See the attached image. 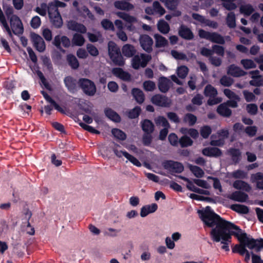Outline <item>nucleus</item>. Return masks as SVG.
<instances>
[{
  "label": "nucleus",
  "instance_id": "1",
  "mask_svg": "<svg viewBox=\"0 0 263 263\" xmlns=\"http://www.w3.org/2000/svg\"><path fill=\"white\" fill-rule=\"evenodd\" d=\"M198 213L205 225L212 228L210 233L212 240L220 242L221 249L225 251L230 250L232 235L236 237L240 242L244 243L250 249L259 251L263 248V239H254L248 236L238 227L215 214L209 206L199 211Z\"/></svg>",
  "mask_w": 263,
  "mask_h": 263
},
{
  "label": "nucleus",
  "instance_id": "2",
  "mask_svg": "<svg viewBox=\"0 0 263 263\" xmlns=\"http://www.w3.org/2000/svg\"><path fill=\"white\" fill-rule=\"evenodd\" d=\"M9 20L10 26V27L9 26V28L10 33L8 32L6 28L2 27L4 31H6L10 37H12L13 33L17 36L22 35L24 32V29L20 18L16 15H13L11 16Z\"/></svg>",
  "mask_w": 263,
  "mask_h": 263
},
{
  "label": "nucleus",
  "instance_id": "3",
  "mask_svg": "<svg viewBox=\"0 0 263 263\" xmlns=\"http://www.w3.org/2000/svg\"><path fill=\"white\" fill-rule=\"evenodd\" d=\"M108 50L110 59L115 64L119 66L124 64V60L121 54L120 49L115 42L112 41L109 42Z\"/></svg>",
  "mask_w": 263,
  "mask_h": 263
},
{
  "label": "nucleus",
  "instance_id": "4",
  "mask_svg": "<svg viewBox=\"0 0 263 263\" xmlns=\"http://www.w3.org/2000/svg\"><path fill=\"white\" fill-rule=\"evenodd\" d=\"M64 84L71 93L76 92L79 88H82V78L78 81L71 76H67L64 79Z\"/></svg>",
  "mask_w": 263,
  "mask_h": 263
},
{
  "label": "nucleus",
  "instance_id": "5",
  "mask_svg": "<svg viewBox=\"0 0 263 263\" xmlns=\"http://www.w3.org/2000/svg\"><path fill=\"white\" fill-rule=\"evenodd\" d=\"M217 94V90L211 85H208L205 87L204 89V95L205 96L210 98L208 101L209 105H213L217 104L222 101V98L220 97L215 98Z\"/></svg>",
  "mask_w": 263,
  "mask_h": 263
},
{
  "label": "nucleus",
  "instance_id": "6",
  "mask_svg": "<svg viewBox=\"0 0 263 263\" xmlns=\"http://www.w3.org/2000/svg\"><path fill=\"white\" fill-rule=\"evenodd\" d=\"M199 35L201 38L206 39L214 43L221 44L224 43L223 37L215 32L211 33L203 30H199Z\"/></svg>",
  "mask_w": 263,
  "mask_h": 263
},
{
  "label": "nucleus",
  "instance_id": "7",
  "mask_svg": "<svg viewBox=\"0 0 263 263\" xmlns=\"http://www.w3.org/2000/svg\"><path fill=\"white\" fill-rule=\"evenodd\" d=\"M151 57L144 54L136 55L132 59V65L134 69H139L140 67H144L146 66Z\"/></svg>",
  "mask_w": 263,
  "mask_h": 263
},
{
  "label": "nucleus",
  "instance_id": "8",
  "mask_svg": "<svg viewBox=\"0 0 263 263\" xmlns=\"http://www.w3.org/2000/svg\"><path fill=\"white\" fill-rule=\"evenodd\" d=\"M48 13L50 21L52 25L56 28H60L62 26L63 20L59 11L56 9H48Z\"/></svg>",
  "mask_w": 263,
  "mask_h": 263
},
{
  "label": "nucleus",
  "instance_id": "9",
  "mask_svg": "<svg viewBox=\"0 0 263 263\" xmlns=\"http://www.w3.org/2000/svg\"><path fill=\"white\" fill-rule=\"evenodd\" d=\"M247 246L244 243L240 242L239 244L236 245L232 249L233 253H237L240 255L244 256V261L248 263L250 260L251 253L246 249Z\"/></svg>",
  "mask_w": 263,
  "mask_h": 263
},
{
  "label": "nucleus",
  "instance_id": "10",
  "mask_svg": "<svg viewBox=\"0 0 263 263\" xmlns=\"http://www.w3.org/2000/svg\"><path fill=\"white\" fill-rule=\"evenodd\" d=\"M164 168L172 173H181L183 171L182 164L173 161H166L163 163Z\"/></svg>",
  "mask_w": 263,
  "mask_h": 263
},
{
  "label": "nucleus",
  "instance_id": "11",
  "mask_svg": "<svg viewBox=\"0 0 263 263\" xmlns=\"http://www.w3.org/2000/svg\"><path fill=\"white\" fill-rule=\"evenodd\" d=\"M31 40L34 48L39 52H43L46 48L45 42L43 38L35 33L31 34Z\"/></svg>",
  "mask_w": 263,
  "mask_h": 263
},
{
  "label": "nucleus",
  "instance_id": "12",
  "mask_svg": "<svg viewBox=\"0 0 263 263\" xmlns=\"http://www.w3.org/2000/svg\"><path fill=\"white\" fill-rule=\"evenodd\" d=\"M118 147L119 146H117L116 147L114 148V152L117 157L120 158L124 156L128 161L136 166L139 167L141 165L140 162L136 158L125 151H119L118 149Z\"/></svg>",
  "mask_w": 263,
  "mask_h": 263
},
{
  "label": "nucleus",
  "instance_id": "13",
  "mask_svg": "<svg viewBox=\"0 0 263 263\" xmlns=\"http://www.w3.org/2000/svg\"><path fill=\"white\" fill-rule=\"evenodd\" d=\"M145 12L148 14H158L159 16L163 15L165 11L158 2H154L153 4V8L147 7L145 9Z\"/></svg>",
  "mask_w": 263,
  "mask_h": 263
},
{
  "label": "nucleus",
  "instance_id": "14",
  "mask_svg": "<svg viewBox=\"0 0 263 263\" xmlns=\"http://www.w3.org/2000/svg\"><path fill=\"white\" fill-rule=\"evenodd\" d=\"M83 92L89 96H93L96 92L93 82L88 79H83Z\"/></svg>",
  "mask_w": 263,
  "mask_h": 263
},
{
  "label": "nucleus",
  "instance_id": "15",
  "mask_svg": "<svg viewBox=\"0 0 263 263\" xmlns=\"http://www.w3.org/2000/svg\"><path fill=\"white\" fill-rule=\"evenodd\" d=\"M217 134L219 138L218 140H215L214 136H212V140L211 141L212 145L220 146L223 144L224 139L228 137L229 132L227 129H222Z\"/></svg>",
  "mask_w": 263,
  "mask_h": 263
},
{
  "label": "nucleus",
  "instance_id": "16",
  "mask_svg": "<svg viewBox=\"0 0 263 263\" xmlns=\"http://www.w3.org/2000/svg\"><path fill=\"white\" fill-rule=\"evenodd\" d=\"M151 101L155 105L164 107L168 106L171 103L169 99L159 95L154 96L151 99Z\"/></svg>",
  "mask_w": 263,
  "mask_h": 263
},
{
  "label": "nucleus",
  "instance_id": "17",
  "mask_svg": "<svg viewBox=\"0 0 263 263\" xmlns=\"http://www.w3.org/2000/svg\"><path fill=\"white\" fill-rule=\"evenodd\" d=\"M158 209V205L156 203H152L142 206L140 210V216L145 217L148 214L154 213Z\"/></svg>",
  "mask_w": 263,
  "mask_h": 263
},
{
  "label": "nucleus",
  "instance_id": "18",
  "mask_svg": "<svg viewBox=\"0 0 263 263\" xmlns=\"http://www.w3.org/2000/svg\"><path fill=\"white\" fill-rule=\"evenodd\" d=\"M182 179L186 181V187L187 188L193 192H196L199 194H204L206 195H210V192L208 190H204L203 189H199L196 186L194 183L190 181L189 179L181 177Z\"/></svg>",
  "mask_w": 263,
  "mask_h": 263
},
{
  "label": "nucleus",
  "instance_id": "19",
  "mask_svg": "<svg viewBox=\"0 0 263 263\" xmlns=\"http://www.w3.org/2000/svg\"><path fill=\"white\" fill-rule=\"evenodd\" d=\"M140 41L141 45L144 50L149 51L152 50L153 41L149 36L147 35H142L140 37Z\"/></svg>",
  "mask_w": 263,
  "mask_h": 263
},
{
  "label": "nucleus",
  "instance_id": "20",
  "mask_svg": "<svg viewBox=\"0 0 263 263\" xmlns=\"http://www.w3.org/2000/svg\"><path fill=\"white\" fill-rule=\"evenodd\" d=\"M43 96L45 100L49 102L53 105L54 109L62 114H65V109L61 107L50 96H49L46 92L43 91L42 92Z\"/></svg>",
  "mask_w": 263,
  "mask_h": 263
},
{
  "label": "nucleus",
  "instance_id": "21",
  "mask_svg": "<svg viewBox=\"0 0 263 263\" xmlns=\"http://www.w3.org/2000/svg\"><path fill=\"white\" fill-rule=\"evenodd\" d=\"M229 198L238 202H245L247 201L248 196L244 193L236 191L230 195Z\"/></svg>",
  "mask_w": 263,
  "mask_h": 263
},
{
  "label": "nucleus",
  "instance_id": "22",
  "mask_svg": "<svg viewBox=\"0 0 263 263\" xmlns=\"http://www.w3.org/2000/svg\"><path fill=\"white\" fill-rule=\"evenodd\" d=\"M228 73L233 77H239L245 75L246 72L240 67L232 65L228 68Z\"/></svg>",
  "mask_w": 263,
  "mask_h": 263
},
{
  "label": "nucleus",
  "instance_id": "23",
  "mask_svg": "<svg viewBox=\"0 0 263 263\" xmlns=\"http://www.w3.org/2000/svg\"><path fill=\"white\" fill-rule=\"evenodd\" d=\"M202 154L208 157H219L221 156V152L216 147H207L202 150Z\"/></svg>",
  "mask_w": 263,
  "mask_h": 263
},
{
  "label": "nucleus",
  "instance_id": "24",
  "mask_svg": "<svg viewBox=\"0 0 263 263\" xmlns=\"http://www.w3.org/2000/svg\"><path fill=\"white\" fill-rule=\"evenodd\" d=\"M112 72L115 76L123 80H129L130 79V75L120 68L112 69Z\"/></svg>",
  "mask_w": 263,
  "mask_h": 263
},
{
  "label": "nucleus",
  "instance_id": "25",
  "mask_svg": "<svg viewBox=\"0 0 263 263\" xmlns=\"http://www.w3.org/2000/svg\"><path fill=\"white\" fill-rule=\"evenodd\" d=\"M251 180L252 182L256 183L258 188L263 190V173H258L252 175Z\"/></svg>",
  "mask_w": 263,
  "mask_h": 263
},
{
  "label": "nucleus",
  "instance_id": "26",
  "mask_svg": "<svg viewBox=\"0 0 263 263\" xmlns=\"http://www.w3.org/2000/svg\"><path fill=\"white\" fill-rule=\"evenodd\" d=\"M217 112L223 117H229L232 113L226 103L221 104L217 109Z\"/></svg>",
  "mask_w": 263,
  "mask_h": 263
},
{
  "label": "nucleus",
  "instance_id": "27",
  "mask_svg": "<svg viewBox=\"0 0 263 263\" xmlns=\"http://www.w3.org/2000/svg\"><path fill=\"white\" fill-rule=\"evenodd\" d=\"M67 27L69 30L82 33V24L78 23L76 21L71 20L68 22Z\"/></svg>",
  "mask_w": 263,
  "mask_h": 263
},
{
  "label": "nucleus",
  "instance_id": "28",
  "mask_svg": "<svg viewBox=\"0 0 263 263\" xmlns=\"http://www.w3.org/2000/svg\"><path fill=\"white\" fill-rule=\"evenodd\" d=\"M122 51L123 54L128 58L132 57L136 52L134 47L129 44L124 45L122 48Z\"/></svg>",
  "mask_w": 263,
  "mask_h": 263
},
{
  "label": "nucleus",
  "instance_id": "29",
  "mask_svg": "<svg viewBox=\"0 0 263 263\" xmlns=\"http://www.w3.org/2000/svg\"><path fill=\"white\" fill-rule=\"evenodd\" d=\"M115 7L119 9L123 10H130L134 8V6L128 2L117 1L114 4Z\"/></svg>",
  "mask_w": 263,
  "mask_h": 263
},
{
  "label": "nucleus",
  "instance_id": "30",
  "mask_svg": "<svg viewBox=\"0 0 263 263\" xmlns=\"http://www.w3.org/2000/svg\"><path fill=\"white\" fill-rule=\"evenodd\" d=\"M170 86V80L165 77H162L159 80V88L162 92L167 91Z\"/></svg>",
  "mask_w": 263,
  "mask_h": 263
},
{
  "label": "nucleus",
  "instance_id": "31",
  "mask_svg": "<svg viewBox=\"0 0 263 263\" xmlns=\"http://www.w3.org/2000/svg\"><path fill=\"white\" fill-rule=\"evenodd\" d=\"M67 61L72 69H76L79 67V63L74 55L71 54H68L67 55Z\"/></svg>",
  "mask_w": 263,
  "mask_h": 263
},
{
  "label": "nucleus",
  "instance_id": "32",
  "mask_svg": "<svg viewBox=\"0 0 263 263\" xmlns=\"http://www.w3.org/2000/svg\"><path fill=\"white\" fill-rule=\"evenodd\" d=\"M132 93L137 102L142 103L144 100V95L142 90L138 88H134Z\"/></svg>",
  "mask_w": 263,
  "mask_h": 263
},
{
  "label": "nucleus",
  "instance_id": "33",
  "mask_svg": "<svg viewBox=\"0 0 263 263\" xmlns=\"http://www.w3.org/2000/svg\"><path fill=\"white\" fill-rule=\"evenodd\" d=\"M141 124L143 130L147 134H151L153 132L154 125L151 121L145 120L141 123Z\"/></svg>",
  "mask_w": 263,
  "mask_h": 263
},
{
  "label": "nucleus",
  "instance_id": "34",
  "mask_svg": "<svg viewBox=\"0 0 263 263\" xmlns=\"http://www.w3.org/2000/svg\"><path fill=\"white\" fill-rule=\"evenodd\" d=\"M233 186L234 188L239 190H242L246 191H249L251 187L249 185L241 180H237L233 183Z\"/></svg>",
  "mask_w": 263,
  "mask_h": 263
},
{
  "label": "nucleus",
  "instance_id": "35",
  "mask_svg": "<svg viewBox=\"0 0 263 263\" xmlns=\"http://www.w3.org/2000/svg\"><path fill=\"white\" fill-rule=\"evenodd\" d=\"M240 63L246 69H253L256 67L255 61L251 59H242L241 60Z\"/></svg>",
  "mask_w": 263,
  "mask_h": 263
},
{
  "label": "nucleus",
  "instance_id": "36",
  "mask_svg": "<svg viewBox=\"0 0 263 263\" xmlns=\"http://www.w3.org/2000/svg\"><path fill=\"white\" fill-rule=\"evenodd\" d=\"M231 209L232 210L240 214H247L249 212V209L247 206L239 204L232 205L231 206Z\"/></svg>",
  "mask_w": 263,
  "mask_h": 263
},
{
  "label": "nucleus",
  "instance_id": "37",
  "mask_svg": "<svg viewBox=\"0 0 263 263\" xmlns=\"http://www.w3.org/2000/svg\"><path fill=\"white\" fill-rule=\"evenodd\" d=\"M179 34L182 37L186 39H191L193 37V34L191 31L184 26H181L179 30Z\"/></svg>",
  "mask_w": 263,
  "mask_h": 263
},
{
  "label": "nucleus",
  "instance_id": "38",
  "mask_svg": "<svg viewBox=\"0 0 263 263\" xmlns=\"http://www.w3.org/2000/svg\"><path fill=\"white\" fill-rule=\"evenodd\" d=\"M106 116L110 120L118 122L120 121V117L119 116L114 110L111 109H106L105 110Z\"/></svg>",
  "mask_w": 263,
  "mask_h": 263
},
{
  "label": "nucleus",
  "instance_id": "39",
  "mask_svg": "<svg viewBox=\"0 0 263 263\" xmlns=\"http://www.w3.org/2000/svg\"><path fill=\"white\" fill-rule=\"evenodd\" d=\"M156 46L158 48L164 47L167 45V41L162 36L155 34Z\"/></svg>",
  "mask_w": 263,
  "mask_h": 263
},
{
  "label": "nucleus",
  "instance_id": "40",
  "mask_svg": "<svg viewBox=\"0 0 263 263\" xmlns=\"http://www.w3.org/2000/svg\"><path fill=\"white\" fill-rule=\"evenodd\" d=\"M254 11V8L250 4L242 5L240 7V12L245 15H250Z\"/></svg>",
  "mask_w": 263,
  "mask_h": 263
},
{
  "label": "nucleus",
  "instance_id": "41",
  "mask_svg": "<svg viewBox=\"0 0 263 263\" xmlns=\"http://www.w3.org/2000/svg\"><path fill=\"white\" fill-rule=\"evenodd\" d=\"M189 167L196 177L201 178L203 176L204 174L203 171L198 166L190 164L189 165Z\"/></svg>",
  "mask_w": 263,
  "mask_h": 263
},
{
  "label": "nucleus",
  "instance_id": "42",
  "mask_svg": "<svg viewBox=\"0 0 263 263\" xmlns=\"http://www.w3.org/2000/svg\"><path fill=\"white\" fill-rule=\"evenodd\" d=\"M158 30L164 34L167 33L170 31V26L168 24L163 20L160 21L158 24Z\"/></svg>",
  "mask_w": 263,
  "mask_h": 263
},
{
  "label": "nucleus",
  "instance_id": "43",
  "mask_svg": "<svg viewBox=\"0 0 263 263\" xmlns=\"http://www.w3.org/2000/svg\"><path fill=\"white\" fill-rule=\"evenodd\" d=\"M116 14L127 23H134L137 21L135 17L124 12H118Z\"/></svg>",
  "mask_w": 263,
  "mask_h": 263
},
{
  "label": "nucleus",
  "instance_id": "44",
  "mask_svg": "<svg viewBox=\"0 0 263 263\" xmlns=\"http://www.w3.org/2000/svg\"><path fill=\"white\" fill-rule=\"evenodd\" d=\"M4 88L7 90V93L8 94H12L15 88V84L13 81H7L4 83Z\"/></svg>",
  "mask_w": 263,
  "mask_h": 263
},
{
  "label": "nucleus",
  "instance_id": "45",
  "mask_svg": "<svg viewBox=\"0 0 263 263\" xmlns=\"http://www.w3.org/2000/svg\"><path fill=\"white\" fill-rule=\"evenodd\" d=\"M111 132L114 136L117 139L120 140H124L125 139L126 137L125 134L119 129H113Z\"/></svg>",
  "mask_w": 263,
  "mask_h": 263
},
{
  "label": "nucleus",
  "instance_id": "46",
  "mask_svg": "<svg viewBox=\"0 0 263 263\" xmlns=\"http://www.w3.org/2000/svg\"><path fill=\"white\" fill-rule=\"evenodd\" d=\"M189 72V69L185 66H181L177 69L178 76L180 78L184 79L186 77Z\"/></svg>",
  "mask_w": 263,
  "mask_h": 263
},
{
  "label": "nucleus",
  "instance_id": "47",
  "mask_svg": "<svg viewBox=\"0 0 263 263\" xmlns=\"http://www.w3.org/2000/svg\"><path fill=\"white\" fill-rule=\"evenodd\" d=\"M223 93L230 100H235L237 101L240 100L239 97L229 89H224Z\"/></svg>",
  "mask_w": 263,
  "mask_h": 263
},
{
  "label": "nucleus",
  "instance_id": "48",
  "mask_svg": "<svg viewBox=\"0 0 263 263\" xmlns=\"http://www.w3.org/2000/svg\"><path fill=\"white\" fill-rule=\"evenodd\" d=\"M143 86L144 90L147 91H154L156 88L155 83L152 81H145L143 84Z\"/></svg>",
  "mask_w": 263,
  "mask_h": 263
},
{
  "label": "nucleus",
  "instance_id": "49",
  "mask_svg": "<svg viewBox=\"0 0 263 263\" xmlns=\"http://www.w3.org/2000/svg\"><path fill=\"white\" fill-rule=\"evenodd\" d=\"M180 132L183 134H189L192 138H196L198 136V132L195 129H187V128H181Z\"/></svg>",
  "mask_w": 263,
  "mask_h": 263
},
{
  "label": "nucleus",
  "instance_id": "50",
  "mask_svg": "<svg viewBox=\"0 0 263 263\" xmlns=\"http://www.w3.org/2000/svg\"><path fill=\"white\" fill-rule=\"evenodd\" d=\"M155 122L157 126H162L163 127H170V125L166 119L163 117H158L155 119Z\"/></svg>",
  "mask_w": 263,
  "mask_h": 263
},
{
  "label": "nucleus",
  "instance_id": "51",
  "mask_svg": "<svg viewBox=\"0 0 263 263\" xmlns=\"http://www.w3.org/2000/svg\"><path fill=\"white\" fill-rule=\"evenodd\" d=\"M193 181L197 185L203 189H209L211 187L210 183L205 180L195 179Z\"/></svg>",
  "mask_w": 263,
  "mask_h": 263
},
{
  "label": "nucleus",
  "instance_id": "52",
  "mask_svg": "<svg viewBox=\"0 0 263 263\" xmlns=\"http://www.w3.org/2000/svg\"><path fill=\"white\" fill-rule=\"evenodd\" d=\"M184 121L189 125H193L196 123L197 121V118L195 116L192 114H187L185 116L184 118Z\"/></svg>",
  "mask_w": 263,
  "mask_h": 263
},
{
  "label": "nucleus",
  "instance_id": "53",
  "mask_svg": "<svg viewBox=\"0 0 263 263\" xmlns=\"http://www.w3.org/2000/svg\"><path fill=\"white\" fill-rule=\"evenodd\" d=\"M72 43L74 45L82 46V34L75 33L72 40Z\"/></svg>",
  "mask_w": 263,
  "mask_h": 263
},
{
  "label": "nucleus",
  "instance_id": "54",
  "mask_svg": "<svg viewBox=\"0 0 263 263\" xmlns=\"http://www.w3.org/2000/svg\"><path fill=\"white\" fill-rule=\"evenodd\" d=\"M66 6V4L64 3L60 2L59 1H55V4H53L52 3L49 4L48 6V9H50V8H53V10L56 9L57 11H59V7H65Z\"/></svg>",
  "mask_w": 263,
  "mask_h": 263
},
{
  "label": "nucleus",
  "instance_id": "55",
  "mask_svg": "<svg viewBox=\"0 0 263 263\" xmlns=\"http://www.w3.org/2000/svg\"><path fill=\"white\" fill-rule=\"evenodd\" d=\"M227 22L230 27L233 28L235 26V16L234 13L231 12L228 14Z\"/></svg>",
  "mask_w": 263,
  "mask_h": 263
},
{
  "label": "nucleus",
  "instance_id": "56",
  "mask_svg": "<svg viewBox=\"0 0 263 263\" xmlns=\"http://www.w3.org/2000/svg\"><path fill=\"white\" fill-rule=\"evenodd\" d=\"M179 143L182 147H187L192 144V140L186 136H183L179 140Z\"/></svg>",
  "mask_w": 263,
  "mask_h": 263
},
{
  "label": "nucleus",
  "instance_id": "57",
  "mask_svg": "<svg viewBox=\"0 0 263 263\" xmlns=\"http://www.w3.org/2000/svg\"><path fill=\"white\" fill-rule=\"evenodd\" d=\"M47 11H48V6H47L45 3H42L41 5V8L37 7L35 8V11L43 16L46 15Z\"/></svg>",
  "mask_w": 263,
  "mask_h": 263
},
{
  "label": "nucleus",
  "instance_id": "58",
  "mask_svg": "<svg viewBox=\"0 0 263 263\" xmlns=\"http://www.w3.org/2000/svg\"><path fill=\"white\" fill-rule=\"evenodd\" d=\"M170 9H174L178 4V0H160Z\"/></svg>",
  "mask_w": 263,
  "mask_h": 263
},
{
  "label": "nucleus",
  "instance_id": "59",
  "mask_svg": "<svg viewBox=\"0 0 263 263\" xmlns=\"http://www.w3.org/2000/svg\"><path fill=\"white\" fill-rule=\"evenodd\" d=\"M102 26L106 30H114L113 23L108 20L104 19L101 22Z\"/></svg>",
  "mask_w": 263,
  "mask_h": 263
},
{
  "label": "nucleus",
  "instance_id": "60",
  "mask_svg": "<svg viewBox=\"0 0 263 263\" xmlns=\"http://www.w3.org/2000/svg\"><path fill=\"white\" fill-rule=\"evenodd\" d=\"M41 24V18L38 16L33 17L30 22V25L34 29L38 28L40 26Z\"/></svg>",
  "mask_w": 263,
  "mask_h": 263
},
{
  "label": "nucleus",
  "instance_id": "61",
  "mask_svg": "<svg viewBox=\"0 0 263 263\" xmlns=\"http://www.w3.org/2000/svg\"><path fill=\"white\" fill-rule=\"evenodd\" d=\"M220 82L222 85L226 87H229L233 84V81L231 78L227 76H223L220 79Z\"/></svg>",
  "mask_w": 263,
  "mask_h": 263
},
{
  "label": "nucleus",
  "instance_id": "62",
  "mask_svg": "<svg viewBox=\"0 0 263 263\" xmlns=\"http://www.w3.org/2000/svg\"><path fill=\"white\" fill-rule=\"evenodd\" d=\"M61 41L62 36L61 37L60 35H57L54 37L52 43L58 49L64 52H65V50L62 48L61 46Z\"/></svg>",
  "mask_w": 263,
  "mask_h": 263
},
{
  "label": "nucleus",
  "instance_id": "63",
  "mask_svg": "<svg viewBox=\"0 0 263 263\" xmlns=\"http://www.w3.org/2000/svg\"><path fill=\"white\" fill-rule=\"evenodd\" d=\"M140 111L141 109L140 107H136L128 112V116L132 119L136 118L138 117Z\"/></svg>",
  "mask_w": 263,
  "mask_h": 263
},
{
  "label": "nucleus",
  "instance_id": "64",
  "mask_svg": "<svg viewBox=\"0 0 263 263\" xmlns=\"http://www.w3.org/2000/svg\"><path fill=\"white\" fill-rule=\"evenodd\" d=\"M87 35L89 41L92 42L98 41L101 37V34L99 32L95 33H88Z\"/></svg>",
  "mask_w": 263,
  "mask_h": 263
}]
</instances>
